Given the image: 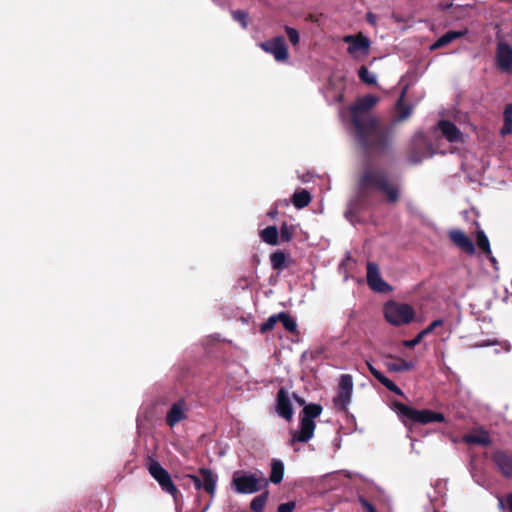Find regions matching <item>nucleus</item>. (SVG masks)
<instances>
[{
    "instance_id": "37",
    "label": "nucleus",
    "mask_w": 512,
    "mask_h": 512,
    "mask_svg": "<svg viewBox=\"0 0 512 512\" xmlns=\"http://www.w3.org/2000/svg\"><path fill=\"white\" fill-rule=\"evenodd\" d=\"M361 505L367 510V512H376L375 508L364 498L359 499Z\"/></svg>"
},
{
    "instance_id": "2",
    "label": "nucleus",
    "mask_w": 512,
    "mask_h": 512,
    "mask_svg": "<svg viewBox=\"0 0 512 512\" xmlns=\"http://www.w3.org/2000/svg\"><path fill=\"white\" fill-rule=\"evenodd\" d=\"M378 101V97L366 95L359 98L350 108L352 123L354 124L358 137L362 142L366 141V136L378 134L376 120L369 114V110L373 108Z\"/></svg>"
},
{
    "instance_id": "4",
    "label": "nucleus",
    "mask_w": 512,
    "mask_h": 512,
    "mask_svg": "<svg viewBox=\"0 0 512 512\" xmlns=\"http://www.w3.org/2000/svg\"><path fill=\"white\" fill-rule=\"evenodd\" d=\"M359 185L362 189L377 188L383 191L389 201L395 202L398 199V189L394 184L389 181L383 175L368 170L362 175Z\"/></svg>"
},
{
    "instance_id": "41",
    "label": "nucleus",
    "mask_w": 512,
    "mask_h": 512,
    "mask_svg": "<svg viewBox=\"0 0 512 512\" xmlns=\"http://www.w3.org/2000/svg\"><path fill=\"white\" fill-rule=\"evenodd\" d=\"M256 507H257V504H256V497H254L251 502H250V509L253 511V512H256Z\"/></svg>"
},
{
    "instance_id": "29",
    "label": "nucleus",
    "mask_w": 512,
    "mask_h": 512,
    "mask_svg": "<svg viewBox=\"0 0 512 512\" xmlns=\"http://www.w3.org/2000/svg\"><path fill=\"white\" fill-rule=\"evenodd\" d=\"M381 384H383L388 390L398 394L403 395V392L401 389L390 379H388L383 374L377 379Z\"/></svg>"
},
{
    "instance_id": "40",
    "label": "nucleus",
    "mask_w": 512,
    "mask_h": 512,
    "mask_svg": "<svg viewBox=\"0 0 512 512\" xmlns=\"http://www.w3.org/2000/svg\"><path fill=\"white\" fill-rule=\"evenodd\" d=\"M410 113H411V111H410L409 109H405V110H403V111L401 112V114H400L399 118H400L401 120H404V119H406V118L410 115Z\"/></svg>"
},
{
    "instance_id": "1",
    "label": "nucleus",
    "mask_w": 512,
    "mask_h": 512,
    "mask_svg": "<svg viewBox=\"0 0 512 512\" xmlns=\"http://www.w3.org/2000/svg\"><path fill=\"white\" fill-rule=\"evenodd\" d=\"M296 402L299 406H304L303 415L301 416L300 428L291 432V445L296 442L306 443L314 435L315 423L314 419L317 418L321 412L322 407L318 404H305V400L296 394L291 396L281 388L277 394L276 411L278 415L288 421L293 418L292 402Z\"/></svg>"
},
{
    "instance_id": "36",
    "label": "nucleus",
    "mask_w": 512,
    "mask_h": 512,
    "mask_svg": "<svg viewBox=\"0 0 512 512\" xmlns=\"http://www.w3.org/2000/svg\"><path fill=\"white\" fill-rule=\"evenodd\" d=\"M504 122L512 124V104H509L504 111Z\"/></svg>"
},
{
    "instance_id": "20",
    "label": "nucleus",
    "mask_w": 512,
    "mask_h": 512,
    "mask_svg": "<svg viewBox=\"0 0 512 512\" xmlns=\"http://www.w3.org/2000/svg\"><path fill=\"white\" fill-rule=\"evenodd\" d=\"M444 324V321L442 319H437L431 322L425 329H423L418 335L411 339V340H405L403 341V346L407 348H412L416 345H418L422 339L427 336L429 333H431L435 328L442 326Z\"/></svg>"
},
{
    "instance_id": "39",
    "label": "nucleus",
    "mask_w": 512,
    "mask_h": 512,
    "mask_svg": "<svg viewBox=\"0 0 512 512\" xmlns=\"http://www.w3.org/2000/svg\"><path fill=\"white\" fill-rule=\"evenodd\" d=\"M367 366H368V369L369 371L371 372V374L376 378L378 379L382 373L380 371H378L376 368H374L370 363H367Z\"/></svg>"
},
{
    "instance_id": "46",
    "label": "nucleus",
    "mask_w": 512,
    "mask_h": 512,
    "mask_svg": "<svg viewBox=\"0 0 512 512\" xmlns=\"http://www.w3.org/2000/svg\"><path fill=\"white\" fill-rule=\"evenodd\" d=\"M257 506H258V509H259V508H260V506H261V503H260V499H259V498H258Z\"/></svg>"
},
{
    "instance_id": "13",
    "label": "nucleus",
    "mask_w": 512,
    "mask_h": 512,
    "mask_svg": "<svg viewBox=\"0 0 512 512\" xmlns=\"http://www.w3.org/2000/svg\"><path fill=\"white\" fill-rule=\"evenodd\" d=\"M497 66L505 72L512 69V47L504 42H499L496 53Z\"/></svg>"
},
{
    "instance_id": "43",
    "label": "nucleus",
    "mask_w": 512,
    "mask_h": 512,
    "mask_svg": "<svg viewBox=\"0 0 512 512\" xmlns=\"http://www.w3.org/2000/svg\"><path fill=\"white\" fill-rule=\"evenodd\" d=\"M239 285L242 287V288H245L246 286H248V281L246 278H241L239 280Z\"/></svg>"
},
{
    "instance_id": "9",
    "label": "nucleus",
    "mask_w": 512,
    "mask_h": 512,
    "mask_svg": "<svg viewBox=\"0 0 512 512\" xmlns=\"http://www.w3.org/2000/svg\"><path fill=\"white\" fill-rule=\"evenodd\" d=\"M260 47L272 55L275 61L284 63L289 59V52L285 40L281 36L274 37L261 43Z\"/></svg>"
},
{
    "instance_id": "17",
    "label": "nucleus",
    "mask_w": 512,
    "mask_h": 512,
    "mask_svg": "<svg viewBox=\"0 0 512 512\" xmlns=\"http://www.w3.org/2000/svg\"><path fill=\"white\" fill-rule=\"evenodd\" d=\"M495 464L505 477L512 476V456L505 452L498 451L493 455Z\"/></svg>"
},
{
    "instance_id": "44",
    "label": "nucleus",
    "mask_w": 512,
    "mask_h": 512,
    "mask_svg": "<svg viewBox=\"0 0 512 512\" xmlns=\"http://www.w3.org/2000/svg\"><path fill=\"white\" fill-rule=\"evenodd\" d=\"M498 507L503 510L505 508L504 501L501 497L498 498Z\"/></svg>"
},
{
    "instance_id": "19",
    "label": "nucleus",
    "mask_w": 512,
    "mask_h": 512,
    "mask_svg": "<svg viewBox=\"0 0 512 512\" xmlns=\"http://www.w3.org/2000/svg\"><path fill=\"white\" fill-rule=\"evenodd\" d=\"M463 441L468 444H476V445H489L491 443L490 436L488 432L484 429H475L469 434L463 437Z\"/></svg>"
},
{
    "instance_id": "11",
    "label": "nucleus",
    "mask_w": 512,
    "mask_h": 512,
    "mask_svg": "<svg viewBox=\"0 0 512 512\" xmlns=\"http://www.w3.org/2000/svg\"><path fill=\"white\" fill-rule=\"evenodd\" d=\"M352 391V377L348 374L342 375L339 382L338 395L334 400L336 406L345 408L350 403Z\"/></svg>"
},
{
    "instance_id": "6",
    "label": "nucleus",
    "mask_w": 512,
    "mask_h": 512,
    "mask_svg": "<svg viewBox=\"0 0 512 512\" xmlns=\"http://www.w3.org/2000/svg\"><path fill=\"white\" fill-rule=\"evenodd\" d=\"M147 469L150 475L158 482V484L160 485L161 489L164 492L170 494L174 498L177 497L179 493L177 487L173 483L168 471L164 469L158 461L149 458L147 463Z\"/></svg>"
},
{
    "instance_id": "28",
    "label": "nucleus",
    "mask_w": 512,
    "mask_h": 512,
    "mask_svg": "<svg viewBox=\"0 0 512 512\" xmlns=\"http://www.w3.org/2000/svg\"><path fill=\"white\" fill-rule=\"evenodd\" d=\"M360 79L367 84H376V75L370 72L365 66L359 69Z\"/></svg>"
},
{
    "instance_id": "15",
    "label": "nucleus",
    "mask_w": 512,
    "mask_h": 512,
    "mask_svg": "<svg viewBox=\"0 0 512 512\" xmlns=\"http://www.w3.org/2000/svg\"><path fill=\"white\" fill-rule=\"evenodd\" d=\"M185 410L186 403L183 399L175 402L167 412L166 424L169 427H174L180 421L184 420L186 418Z\"/></svg>"
},
{
    "instance_id": "32",
    "label": "nucleus",
    "mask_w": 512,
    "mask_h": 512,
    "mask_svg": "<svg viewBox=\"0 0 512 512\" xmlns=\"http://www.w3.org/2000/svg\"><path fill=\"white\" fill-rule=\"evenodd\" d=\"M490 345H498V342L496 340L487 341V342H479V343H475L471 347L472 348H482V347H486V346H490ZM499 345H500V343H499ZM501 347L505 352H509L511 349V346L508 342L501 343Z\"/></svg>"
},
{
    "instance_id": "34",
    "label": "nucleus",
    "mask_w": 512,
    "mask_h": 512,
    "mask_svg": "<svg viewBox=\"0 0 512 512\" xmlns=\"http://www.w3.org/2000/svg\"><path fill=\"white\" fill-rule=\"evenodd\" d=\"M278 320H279V315L271 316L264 324H262L261 330L263 332H265V331L272 329Z\"/></svg>"
},
{
    "instance_id": "30",
    "label": "nucleus",
    "mask_w": 512,
    "mask_h": 512,
    "mask_svg": "<svg viewBox=\"0 0 512 512\" xmlns=\"http://www.w3.org/2000/svg\"><path fill=\"white\" fill-rule=\"evenodd\" d=\"M293 230L294 229L292 226H289L286 223L282 224L279 232V239H281L283 242L291 241L293 237Z\"/></svg>"
},
{
    "instance_id": "38",
    "label": "nucleus",
    "mask_w": 512,
    "mask_h": 512,
    "mask_svg": "<svg viewBox=\"0 0 512 512\" xmlns=\"http://www.w3.org/2000/svg\"><path fill=\"white\" fill-rule=\"evenodd\" d=\"M502 135H508L512 133V124L504 122V125L501 129Z\"/></svg>"
},
{
    "instance_id": "5",
    "label": "nucleus",
    "mask_w": 512,
    "mask_h": 512,
    "mask_svg": "<svg viewBox=\"0 0 512 512\" xmlns=\"http://www.w3.org/2000/svg\"><path fill=\"white\" fill-rule=\"evenodd\" d=\"M395 410L399 416L415 423L428 424L432 422H443L445 417L442 413L431 410H417L402 403L395 404Z\"/></svg>"
},
{
    "instance_id": "18",
    "label": "nucleus",
    "mask_w": 512,
    "mask_h": 512,
    "mask_svg": "<svg viewBox=\"0 0 512 512\" xmlns=\"http://www.w3.org/2000/svg\"><path fill=\"white\" fill-rule=\"evenodd\" d=\"M387 369L391 372L409 371L414 368V363L392 355L387 356L385 362Z\"/></svg>"
},
{
    "instance_id": "27",
    "label": "nucleus",
    "mask_w": 512,
    "mask_h": 512,
    "mask_svg": "<svg viewBox=\"0 0 512 512\" xmlns=\"http://www.w3.org/2000/svg\"><path fill=\"white\" fill-rule=\"evenodd\" d=\"M279 320L282 322V325L284 326V328L286 330H288L290 332L296 331L297 323H296L295 319L292 318L291 316H289L285 313H280Z\"/></svg>"
},
{
    "instance_id": "14",
    "label": "nucleus",
    "mask_w": 512,
    "mask_h": 512,
    "mask_svg": "<svg viewBox=\"0 0 512 512\" xmlns=\"http://www.w3.org/2000/svg\"><path fill=\"white\" fill-rule=\"evenodd\" d=\"M451 241L463 252L473 255L475 247L472 240L461 230L454 229L449 231Z\"/></svg>"
},
{
    "instance_id": "22",
    "label": "nucleus",
    "mask_w": 512,
    "mask_h": 512,
    "mask_svg": "<svg viewBox=\"0 0 512 512\" xmlns=\"http://www.w3.org/2000/svg\"><path fill=\"white\" fill-rule=\"evenodd\" d=\"M464 34H465V32H461V31L447 32L446 34L441 36L434 44H432L431 50H435L440 47H443V46L449 44L450 42H452L453 40L463 36Z\"/></svg>"
},
{
    "instance_id": "16",
    "label": "nucleus",
    "mask_w": 512,
    "mask_h": 512,
    "mask_svg": "<svg viewBox=\"0 0 512 512\" xmlns=\"http://www.w3.org/2000/svg\"><path fill=\"white\" fill-rule=\"evenodd\" d=\"M437 130L451 143L463 142L464 136L460 130L451 122L446 120L439 121Z\"/></svg>"
},
{
    "instance_id": "23",
    "label": "nucleus",
    "mask_w": 512,
    "mask_h": 512,
    "mask_svg": "<svg viewBox=\"0 0 512 512\" xmlns=\"http://www.w3.org/2000/svg\"><path fill=\"white\" fill-rule=\"evenodd\" d=\"M284 474V464L280 460H273L271 464L270 481L278 484L282 481Z\"/></svg>"
},
{
    "instance_id": "7",
    "label": "nucleus",
    "mask_w": 512,
    "mask_h": 512,
    "mask_svg": "<svg viewBox=\"0 0 512 512\" xmlns=\"http://www.w3.org/2000/svg\"><path fill=\"white\" fill-rule=\"evenodd\" d=\"M343 41L348 44L347 52L356 60L365 59L370 50V41L362 34L347 35Z\"/></svg>"
},
{
    "instance_id": "42",
    "label": "nucleus",
    "mask_w": 512,
    "mask_h": 512,
    "mask_svg": "<svg viewBox=\"0 0 512 512\" xmlns=\"http://www.w3.org/2000/svg\"><path fill=\"white\" fill-rule=\"evenodd\" d=\"M507 506L510 512H512V493L507 496Z\"/></svg>"
},
{
    "instance_id": "8",
    "label": "nucleus",
    "mask_w": 512,
    "mask_h": 512,
    "mask_svg": "<svg viewBox=\"0 0 512 512\" xmlns=\"http://www.w3.org/2000/svg\"><path fill=\"white\" fill-rule=\"evenodd\" d=\"M199 475H188L197 490L203 489L210 496H213L216 489L217 477L209 468H199Z\"/></svg>"
},
{
    "instance_id": "25",
    "label": "nucleus",
    "mask_w": 512,
    "mask_h": 512,
    "mask_svg": "<svg viewBox=\"0 0 512 512\" xmlns=\"http://www.w3.org/2000/svg\"><path fill=\"white\" fill-rule=\"evenodd\" d=\"M311 201V196L307 190L295 192L292 198L293 205L298 208L306 207Z\"/></svg>"
},
{
    "instance_id": "31",
    "label": "nucleus",
    "mask_w": 512,
    "mask_h": 512,
    "mask_svg": "<svg viewBox=\"0 0 512 512\" xmlns=\"http://www.w3.org/2000/svg\"><path fill=\"white\" fill-rule=\"evenodd\" d=\"M232 17L235 21L239 22L243 28L247 27L248 24V13L243 10H235L231 12Z\"/></svg>"
},
{
    "instance_id": "21",
    "label": "nucleus",
    "mask_w": 512,
    "mask_h": 512,
    "mask_svg": "<svg viewBox=\"0 0 512 512\" xmlns=\"http://www.w3.org/2000/svg\"><path fill=\"white\" fill-rule=\"evenodd\" d=\"M262 240L272 246H276L280 243L279 231L276 226H268L262 230L260 234Z\"/></svg>"
},
{
    "instance_id": "10",
    "label": "nucleus",
    "mask_w": 512,
    "mask_h": 512,
    "mask_svg": "<svg viewBox=\"0 0 512 512\" xmlns=\"http://www.w3.org/2000/svg\"><path fill=\"white\" fill-rule=\"evenodd\" d=\"M367 283L376 292L385 293L391 290V287L382 279L378 266L372 262L367 264Z\"/></svg>"
},
{
    "instance_id": "33",
    "label": "nucleus",
    "mask_w": 512,
    "mask_h": 512,
    "mask_svg": "<svg viewBox=\"0 0 512 512\" xmlns=\"http://www.w3.org/2000/svg\"><path fill=\"white\" fill-rule=\"evenodd\" d=\"M285 31H286L287 37H288L289 41L291 42V44L297 45L300 41V36H299L298 31L292 27H286Z\"/></svg>"
},
{
    "instance_id": "3",
    "label": "nucleus",
    "mask_w": 512,
    "mask_h": 512,
    "mask_svg": "<svg viewBox=\"0 0 512 512\" xmlns=\"http://www.w3.org/2000/svg\"><path fill=\"white\" fill-rule=\"evenodd\" d=\"M385 320L393 326L411 323L415 317L413 307L407 303L388 301L383 308Z\"/></svg>"
},
{
    "instance_id": "12",
    "label": "nucleus",
    "mask_w": 512,
    "mask_h": 512,
    "mask_svg": "<svg viewBox=\"0 0 512 512\" xmlns=\"http://www.w3.org/2000/svg\"><path fill=\"white\" fill-rule=\"evenodd\" d=\"M238 493L251 494L256 492V475H240L236 472L232 481Z\"/></svg>"
},
{
    "instance_id": "24",
    "label": "nucleus",
    "mask_w": 512,
    "mask_h": 512,
    "mask_svg": "<svg viewBox=\"0 0 512 512\" xmlns=\"http://www.w3.org/2000/svg\"><path fill=\"white\" fill-rule=\"evenodd\" d=\"M270 263L274 270H282L287 266V256L278 250L270 255Z\"/></svg>"
},
{
    "instance_id": "35",
    "label": "nucleus",
    "mask_w": 512,
    "mask_h": 512,
    "mask_svg": "<svg viewBox=\"0 0 512 512\" xmlns=\"http://www.w3.org/2000/svg\"><path fill=\"white\" fill-rule=\"evenodd\" d=\"M295 506H296V504L293 501L283 503V504L279 505L278 512H293Z\"/></svg>"
},
{
    "instance_id": "45",
    "label": "nucleus",
    "mask_w": 512,
    "mask_h": 512,
    "mask_svg": "<svg viewBox=\"0 0 512 512\" xmlns=\"http://www.w3.org/2000/svg\"><path fill=\"white\" fill-rule=\"evenodd\" d=\"M368 20H369L370 22H373V21H374V18H373V16H372L371 14H369V15H368Z\"/></svg>"
},
{
    "instance_id": "26",
    "label": "nucleus",
    "mask_w": 512,
    "mask_h": 512,
    "mask_svg": "<svg viewBox=\"0 0 512 512\" xmlns=\"http://www.w3.org/2000/svg\"><path fill=\"white\" fill-rule=\"evenodd\" d=\"M477 245L481 250H483L489 256L490 260L493 263H496L495 258L491 255V248H490L489 240H488L487 236L485 235L484 231H482V230L477 231Z\"/></svg>"
}]
</instances>
